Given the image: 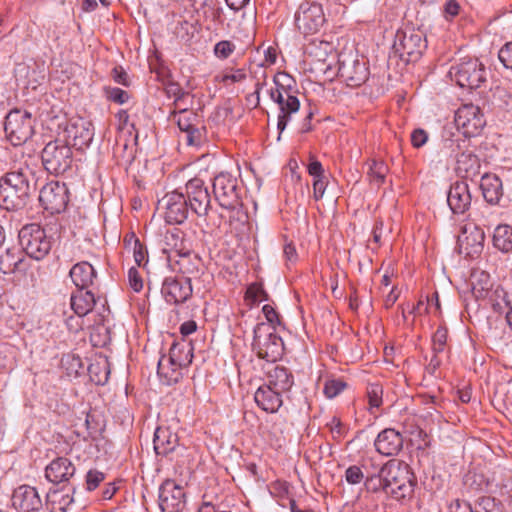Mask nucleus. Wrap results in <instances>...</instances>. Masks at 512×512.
<instances>
[{
    "mask_svg": "<svg viewBox=\"0 0 512 512\" xmlns=\"http://www.w3.org/2000/svg\"><path fill=\"white\" fill-rule=\"evenodd\" d=\"M386 496L397 501L410 498L414 492V476L407 464L390 460L383 465Z\"/></svg>",
    "mask_w": 512,
    "mask_h": 512,
    "instance_id": "obj_2",
    "label": "nucleus"
},
{
    "mask_svg": "<svg viewBox=\"0 0 512 512\" xmlns=\"http://www.w3.org/2000/svg\"><path fill=\"white\" fill-rule=\"evenodd\" d=\"M270 98L279 106L280 113L278 115L277 129L279 131V135H281L282 132L287 127L291 115L299 110L300 105H297L296 108L293 110H289V108L287 107V104L289 102L286 100V97L281 92H273V89L270 91ZM279 139L280 136H278V140Z\"/></svg>",
    "mask_w": 512,
    "mask_h": 512,
    "instance_id": "obj_36",
    "label": "nucleus"
},
{
    "mask_svg": "<svg viewBox=\"0 0 512 512\" xmlns=\"http://www.w3.org/2000/svg\"><path fill=\"white\" fill-rule=\"evenodd\" d=\"M447 337H448L447 328L442 327V326L438 327V329L435 331V333L432 337L433 351H434L435 355L444 351V348H445V345L447 342ZM436 358L437 357L434 356L431 360V363L436 361Z\"/></svg>",
    "mask_w": 512,
    "mask_h": 512,
    "instance_id": "obj_48",
    "label": "nucleus"
},
{
    "mask_svg": "<svg viewBox=\"0 0 512 512\" xmlns=\"http://www.w3.org/2000/svg\"><path fill=\"white\" fill-rule=\"evenodd\" d=\"M13 507L19 512H39L43 507L42 499L36 488L21 485L11 497Z\"/></svg>",
    "mask_w": 512,
    "mask_h": 512,
    "instance_id": "obj_21",
    "label": "nucleus"
},
{
    "mask_svg": "<svg viewBox=\"0 0 512 512\" xmlns=\"http://www.w3.org/2000/svg\"><path fill=\"white\" fill-rule=\"evenodd\" d=\"M34 122L30 112L18 108L11 110L4 123L6 138L13 146L26 143L34 134Z\"/></svg>",
    "mask_w": 512,
    "mask_h": 512,
    "instance_id": "obj_6",
    "label": "nucleus"
},
{
    "mask_svg": "<svg viewBox=\"0 0 512 512\" xmlns=\"http://www.w3.org/2000/svg\"><path fill=\"white\" fill-rule=\"evenodd\" d=\"M76 472L73 462L67 457H57L45 468V478L53 484L67 483Z\"/></svg>",
    "mask_w": 512,
    "mask_h": 512,
    "instance_id": "obj_24",
    "label": "nucleus"
},
{
    "mask_svg": "<svg viewBox=\"0 0 512 512\" xmlns=\"http://www.w3.org/2000/svg\"><path fill=\"white\" fill-rule=\"evenodd\" d=\"M186 199L192 212L198 216L207 215L211 198L203 180L193 178L187 182Z\"/></svg>",
    "mask_w": 512,
    "mask_h": 512,
    "instance_id": "obj_19",
    "label": "nucleus"
},
{
    "mask_svg": "<svg viewBox=\"0 0 512 512\" xmlns=\"http://www.w3.org/2000/svg\"><path fill=\"white\" fill-rule=\"evenodd\" d=\"M128 280H129V284H130V287L135 291V292H140L143 288V280H142V277L140 276L138 270L134 267H131L128 271Z\"/></svg>",
    "mask_w": 512,
    "mask_h": 512,
    "instance_id": "obj_59",
    "label": "nucleus"
},
{
    "mask_svg": "<svg viewBox=\"0 0 512 512\" xmlns=\"http://www.w3.org/2000/svg\"><path fill=\"white\" fill-rule=\"evenodd\" d=\"M181 370L174 362H167L164 356L158 362L157 373L168 385L175 384L182 378Z\"/></svg>",
    "mask_w": 512,
    "mask_h": 512,
    "instance_id": "obj_38",
    "label": "nucleus"
},
{
    "mask_svg": "<svg viewBox=\"0 0 512 512\" xmlns=\"http://www.w3.org/2000/svg\"><path fill=\"white\" fill-rule=\"evenodd\" d=\"M46 501L51 506V512H66L74 499L69 493L50 489L46 495Z\"/></svg>",
    "mask_w": 512,
    "mask_h": 512,
    "instance_id": "obj_37",
    "label": "nucleus"
},
{
    "mask_svg": "<svg viewBox=\"0 0 512 512\" xmlns=\"http://www.w3.org/2000/svg\"><path fill=\"white\" fill-rule=\"evenodd\" d=\"M158 205L163 208L164 219L169 224L183 223L189 214V204L186 196L177 191L167 193Z\"/></svg>",
    "mask_w": 512,
    "mask_h": 512,
    "instance_id": "obj_16",
    "label": "nucleus"
},
{
    "mask_svg": "<svg viewBox=\"0 0 512 512\" xmlns=\"http://www.w3.org/2000/svg\"><path fill=\"white\" fill-rule=\"evenodd\" d=\"M235 50V45L228 40H222L214 46V54L220 59H227Z\"/></svg>",
    "mask_w": 512,
    "mask_h": 512,
    "instance_id": "obj_56",
    "label": "nucleus"
},
{
    "mask_svg": "<svg viewBox=\"0 0 512 512\" xmlns=\"http://www.w3.org/2000/svg\"><path fill=\"white\" fill-rule=\"evenodd\" d=\"M485 234L479 227L470 230L465 228L462 236L458 238V246L461 253L466 256L474 257L482 252L484 246Z\"/></svg>",
    "mask_w": 512,
    "mask_h": 512,
    "instance_id": "obj_26",
    "label": "nucleus"
},
{
    "mask_svg": "<svg viewBox=\"0 0 512 512\" xmlns=\"http://www.w3.org/2000/svg\"><path fill=\"white\" fill-rule=\"evenodd\" d=\"M338 75L347 86L358 87L364 84L369 77L366 62L354 58L340 59Z\"/></svg>",
    "mask_w": 512,
    "mask_h": 512,
    "instance_id": "obj_20",
    "label": "nucleus"
},
{
    "mask_svg": "<svg viewBox=\"0 0 512 512\" xmlns=\"http://www.w3.org/2000/svg\"><path fill=\"white\" fill-rule=\"evenodd\" d=\"M41 160L44 168L51 174L59 175L70 169L73 162V154L69 144L56 139L45 145L41 152Z\"/></svg>",
    "mask_w": 512,
    "mask_h": 512,
    "instance_id": "obj_8",
    "label": "nucleus"
},
{
    "mask_svg": "<svg viewBox=\"0 0 512 512\" xmlns=\"http://www.w3.org/2000/svg\"><path fill=\"white\" fill-rule=\"evenodd\" d=\"M158 501L162 512H183L187 505L184 487L166 479L159 487Z\"/></svg>",
    "mask_w": 512,
    "mask_h": 512,
    "instance_id": "obj_14",
    "label": "nucleus"
},
{
    "mask_svg": "<svg viewBox=\"0 0 512 512\" xmlns=\"http://www.w3.org/2000/svg\"><path fill=\"white\" fill-rule=\"evenodd\" d=\"M62 366L69 376H78L84 372L85 365L79 355L66 354L61 359Z\"/></svg>",
    "mask_w": 512,
    "mask_h": 512,
    "instance_id": "obj_42",
    "label": "nucleus"
},
{
    "mask_svg": "<svg viewBox=\"0 0 512 512\" xmlns=\"http://www.w3.org/2000/svg\"><path fill=\"white\" fill-rule=\"evenodd\" d=\"M476 512H502L503 505L495 497H479L475 504Z\"/></svg>",
    "mask_w": 512,
    "mask_h": 512,
    "instance_id": "obj_45",
    "label": "nucleus"
},
{
    "mask_svg": "<svg viewBox=\"0 0 512 512\" xmlns=\"http://www.w3.org/2000/svg\"><path fill=\"white\" fill-rule=\"evenodd\" d=\"M493 245L502 252L512 251V227L509 225H499L493 234Z\"/></svg>",
    "mask_w": 512,
    "mask_h": 512,
    "instance_id": "obj_39",
    "label": "nucleus"
},
{
    "mask_svg": "<svg viewBox=\"0 0 512 512\" xmlns=\"http://www.w3.org/2000/svg\"><path fill=\"white\" fill-rule=\"evenodd\" d=\"M24 254L20 248L8 247L0 254V271L3 274H12L24 271Z\"/></svg>",
    "mask_w": 512,
    "mask_h": 512,
    "instance_id": "obj_33",
    "label": "nucleus"
},
{
    "mask_svg": "<svg viewBox=\"0 0 512 512\" xmlns=\"http://www.w3.org/2000/svg\"><path fill=\"white\" fill-rule=\"evenodd\" d=\"M273 92H281L286 97V100L289 102L287 104L289 110H293L297 105H300V101L297 97L299 91L296 85H284L283 87H276Z\"/></svg>",
    "mask_w": 512,
    "mask_h": 512,
    "instance_id": "obj_49",
    "label": "nucleus"
},
{
    "mask_svg": "<svg viewBox=\"0 0 512 512\" xmlns=\"http://www.w3.org/2000/svg\"><path fill=\"white\" fill-rule=\"evenodd\" d=\"M246 300L250 301L251 305L267 301L269 299L268 293L264 290L263 285L260 283H252L248 286L246 293Z\"/></svg>",
    "mask_w": 512,
    "mask_h": 512,
    "instance_id": "obj_47",
    "label": "nucleus"
},
{
    "mask_svg": "<svg viewBox=\"0 0 512 512\" xmlns=\"http://www.w3.org/2000/svg\"><path fill=\"white\" fill-rule=\"evenodd\" d=\"M113 80L125 87L130 85V78L122 66H115L111 72Z\"/></svg>",
    "mask_w": 512,
    "mask_h": 512,
    "instance_id": "obj_60",
    "label": "nucleus"
},
{
    "mask_svg": "<svg viewBox=\"0 0 512 512\" xmlns=\"http://www.w3.org/2000/svg\"><path fill=\"white\" fill-rule=\"evenodd\" d=\"M22 251L35 260H42L51 250V239L45 230L36 223L23 226L19 231Z\"/></svg>",
    "mask_w": 512,
    "mask_h": 512,
    "instance_id": "obj_7",
    "label": "nucleus"
},
{
    "mask_svg": "<svg viewBox=\"0 0 512 512\" xmlns=\"http://www.w3.org/2000/svg\"><path fill=\"white\" fill-rule=\"evenodd\" d=\"M383 388L378 383L369 384L367 387V397L371 407L378 408L382 404Z\"/></svg>",
    "mask_w": 512,
    "mask_h": 512,
    "instance_id": "obj_54",
    "label": "nucleus"
},
{
    "mask_svg": "<svg viewBox=\"0 0 512 512\" xmlns=\"http://www.w3.org/2000/svg\"><path fill=\"white\" fill-rule=\"evenodd\" d=\"M167 97L174 98L175 109L187 106L186 98L190 95L189 92L183 90V88L176 82L170 81L164 87Z\"/></svg>",
    "mask_w": 512,
    "mask_h": 512,
    "instance_id": "obj_41",
    "label": "nucleus"
},
{
    "mask_svg": "<svg viewBox=\"0 0 512 512\" xmlns=\"http://www.w3.org/2000/svg\"><path fill=\"white\" fill-rule=\"evenodd\" d=\"M169 119L175 122L179 130L185 134V142L189 146H199L206 137V127L202 117L187 106L174 109Z\"/></svg>",
    "mask_w": 512,
    "mask_h": 512,
    "instance_id": "obj_4",
    "label": "nucleus"
},
{
    "mask_svg": "<svg viewBox=\"0 0 512 512\" xmlns=\"http://www.w3.org/2000/svg\"><path fill=\"white\" fill-rule=\"evenodd\" d=\"M384 485L383 466L377 474L367 476L364 481L365 490L371 493L383 492L386 494V487Z\"/></svg>",
    "mask_w": 512,
    "mask_h": 512,
    "instance_id": "obj_46",
    "label": "nucleus"
},
{
    "mask_svg": "<svg viewBox=\"0 0 512 512\" xmlns=\"http://www.w3.org/2000/svg\"><path fill=\"white\" fill-rule=\"evenodd\" d=\"M253 350L259 358L275 362L284 352V343L271 324L258 323L254 328Z\"/></svg>",
    "mask_w": 512,
    "mask_h": 512,
    "instance_id": "obj_3",
    "label": "nucleus"
},
{
    "mask_svg": "<svg viewBox=\"0 0 512 512\" xmlns=\"http://www.w3.org/2000/svg\"><path fill=\"white\" fill-rule=\"evenodd\" d=\"M450 77L462 88L477 89L486 81V68L476 58L463 59L451 66Z\"/></svg>",
    "mask_w": 512,
    "mask_h": 512,
    "instance_id": "obj_9",
    "label": "nucleus"
},
{
    "mask_svg": "<svg viewBox=\"0 0 512 512\" xmlns=\"http://www.w3.org/2000/svg\"><path fill=\"white\" fill-rule=\"evenodd\" d=\"M154 450L157 455L168 457L170 460H176L182 456L186 448L179 443L177 433L170 427L159 426L154 433Z\"/></svg>",
    "mask_w": 512,
    "mask_h": 512,
    "instance_id": "obj_15",
    "label": "nucleus"
},
{
    "mask_svg": "<svg viewBox=\"0 0 512 512\" xmlns=\"http://www.w3.org/2000/svg\"><path fill=\"white\" fill-rule=\"evenodd\" d=\"M193 288L188 278L166 277L162 283L161 294L169 304L179 305L190 299Z\"/></svg>",
    "mask_w": 512,
    "mask_h": 512,
    "instance_id": "obj_18",
    "label": "nucleus"
},
{
    "mask_svg": "<svg viewBox=\"0 0 512 512\" xmlns=\"http://www.w3.org/2000/svg\"><path fill=\"white\" fill-rule=\"evenodd\" d=\"M282 392L263 384L254 394L257 406L267 413H276L283 404Z\"/></svg>",
    "mask_w": 512,
    "mask_h": 512,
    "instance_id": "obj_27",
    "label": "nucleus"
},
{
    "mask_svg": "<svg viewBox=\"0 0 512 512\" xmlns=\"http://www.w3.org/2000/svg\"><path fill=\"white\" fill-rule=\"evenodd\" d=\"M347 384L342 379H330L325 382L323 392L327 398H334L340 394Z\"/></svg>",
    "mask_w": 512,
    "mask_h": 512,
    "instance_id": "obj_52",
    "label": "nucleus"
},
{
    "mask_svg": "<svg viewBox=\"0 0 512 512\" xmlns=\"http://www.w3.org/2000/svg\"><path fill=\"white\" fill-rule=\"evenodd\" d=\"M480 188L486 202L491 205L500 203L503 197V184L495 174L486 173L481 178Z\"/></svg>",
    "mask_w": 512,
    "mask_h": 512,
    "instance_id": "obj_32",
    "label": "nucleus"
},
{
    "mask_svg": "<svg viewBox=\"0 0 512 512\" xmlns=\"http://www.w3.org/2000/svg\"><path fill=\"white\" fill-rule=\"evenodd\" d=\"M178 259L175 260V267L178 272L183 276L181 278H188L191 281L192 277H198L202 271L201 258L191 251H178Z\"/></svg>",
    "mask_w": 512,
    "mask_h": 512,
    "instance_id": "obj_29",
    "label": "nucleus"
},
{
    "mask_svg": "<svg viewBox=\"0 0 512 512\" xmlns=\"http://www.w3.org/2000/svg\"><path fill=\"white\" fill-rule=\"evenodd\" d=\"M39 202L51 214L65 211L69 203V190L66 184L58 181L47 183L40 190Z\"/></svg>",
    "mask_w": 512,
    "mask_h": 512,
    "instance_id": "obj_12",
    "label": "nucleus"
},
{
    "mask_svg": "<svg viewBox=\"0 0 512 512\" xmlns=\"http://www.w3.org/2000/svg\"><path fill=\"white\" fill-rule=\"evenodd\" d=\"M364 473L362 469L357 465L349 466L345 471V480L351 484L356 485L363 481Z\"/></svg>",
    "mask_w": 512,
    "mask_h": 512,
    "instance_id": "obj_57",
    "label": "nucleus"
},
{
    "mask_svg": "<svg viewBox=\"0 0 512 512\" xmlns=\"http://www.w3.org/2000/svg\"><path fill=\"white\" fill-rule=\"evenodd\" d=\"M193 359V346L190 342L173 343L167 362H174L180 369L188 367Z\"/></svg>",
    "mask_w": 512,
    "mask_h": 512,
    "instance_id": "obj_35",
    "label": "nucleus"
},
{
    "mask_svg": "<svg viewBox=\"0 0 512 512\" xmlns=\"http://www.w3.org/2000/svg\"><path fill=\"white\" fill-rule=\"evenodd\" d=\"M213 193L219 205L227 210L242 208L244 187L237 177L230 173L221 172L213 180Z\"/></svg>",
    "mask_w": 512,
    "mask_h": 512,
    "instance_id": "obj_5",
    "label": "nucleus"
},
{
    "mask_svg": "<svg viewBox=\"0 0 512 512\" xmlns=\"http://www.w3.org/2000/svg\"><path fill=\"white\" fill-rule=\"evenodd\" d=\"M481 163L472 151L456 154V173L462 178H471L480 174Z\"/></svg>",
    "mask_w": 512,
    "mask_h": 512,
    "instance_id": "obj_30",
    "label": "nucleus"
},
{
    "mask_svg": "<svg viewBox=\"0 0 512 512\" xmlns=\"http://www.w3.org/2000/svg\"><path fill=\"white\" fill-rule=\"evenodd\" d=\"M326 426L330 429L334 439H340L344 435V425L338 417L333 416Z\"/></svg>",
    "mask_w": 512,
    "mask_h": 512,
    "instance_id": "obj_61",
    "label": "nucleus"
},
{
    "mask_svg": "<svg viewBox=\"0 0 512 512\" xmlns=\"http://www.w3.org/2000/svg\"><path fill=\"white\" fill-rule=\"evenodd\" d=\"M472 196L465 181H456L451 184L447 192V203L455 215H462L469 210Z\"/></svg>",
    "mask_w": 512,
    "mask_h": 512,
    "instance_id": "obj_22",
    "label": "nucleus"
},
{
    "mask_svg": "<svg viewBox=\"0 0 512 512\" xmlns=\"http://www.w3.org/2000/svg\"><path fill=\"white\" fill-rule=\"evenodd\" d=\"M265 384L285 393L294 385V376L288 368L276 365L267 372V382Z\"/></svg>",
    "mask_w": 512,
    "mask_h": 512,
    "instance_id": "obj_31",
    "label": "nucleus"
},
{
    "mask_svg": "<svg viewBox=\"0 0 512 512\" xmlns=\"http://www.w3.org/2000/svg\"><path fill=\"white\" fill-rule=\"evenodd\" d=\"M194 32V25L186 20L179 21L174 30L176 37L184 42L190 41L194 36Z\"/></svg>",
    "mask_w": 512,
    "mask_h": 512,
    "instance_id": "obj_51",
    "label": "nucleus"
},
{
    "mask_svg": "<svg viewBox=\"0 0 512 512\" xmlns=\"http://www.w3.org/2000/svg\"><path fill=\"white\" fill-rule=\"evenodd\" d=\"M110 310L105 304L98 309L93 325H91L90 341L94 347H105L111 342V331L108 325Z\"/></svg>",
    "mask_w": 512,
    "mask_h": 512,
    "instance_id": "obj_23",
    "label": "nucleus"
},
{
    "mask_svg": "<svg viewBox=\"0 0 512 512\" xmlns=\"http://www.w3.org/2000/svg\"><path fill=\"white\" fill-rule=\"evenodd\" d=\"M262 312L268 321L266 324H271L273 326H275V324H278V325L281 324L280 317H279L278 313L271 305H269V304L264 305L262 308Z\"/></svg>",
    "mask_w": 512,
    "mask_h": 512,
    "instance_id": "obj_63",
    "label": "nucleus"
},
{
    "mask_svg": "<svg viewBox=\"0 0 512 512\" xmlns=\"http://www.w3.org/2000/svg\"><path fill=\"white\" fill-rule=\"evenodd\" d=\"M90 379L97 385H104L108 381L109 370L107 362L103 363L101 366L100 363H92L87 367Z\"/></svg>",
    "mask_w": 512,
    "mask_h": 512,
    "instance_id": "obj_43",
    "label": "nucleus"
},
{
    "mask_svg": "<svg viewBox=\"0 0 512 512\" xmlns=\"http://www.w3.org/2000/svg\"><path fill=\"white\" fill-rule=\"evenodd\" d=\"M105 93L109 100L117 104H124L130 98L127 91L117 87H107L105 88Z\"/></svg>",
    "mask_w": 512,
    "mask_h": 512,
    "instance_id": "obj_55",
    "label": "nucleus"
},
{
    "mask_svg": "<svg viewBox=\"0 0 512 512\" xmlns=\"http://www.w3.org/2000/svg\"><path fill=\"white\" fill-rule=\"evenodd\" d=\"M498 58L505 68L512 69V41L502 46Z\"/></svg>",
    "mask_w": 512,
    "mask_h": 512,
    "instance_id": "obj_58",
    "label": "nucleus"
},
{
    "mask_svg": "<svg viewBox=\"0 0 512 512\" xmlns=\"http://www.w3.org/2000/svg\"><path fill=\"white\" fill-rule=\"evenodd\" d=\"M376 451L384 456L397 455L403 448L402 435L392 428L381 431L375 439Z\"/></svg>",
    "mask_w": 512,
    "mask_h": 512,
    "instance_id": "obj_25",
    "label": "nucleus"
},
{
    "mask_svg": "<svg viewBox=\"0 0 512 512\" xmlns=\"http://www.w3.org/2000/svg\"><path fill=\"white\" fill-rule=\"evenodd\" d=\"M426 39L420 31H398L395 36L393 50L406 64L417 62L426 49Z\"/></svg>",
    "mask_w": 512,
    "mask_h": 512,
    "instance_id": "obj_10",
    "label": "nucleus"
},
{
    "mask_svg": "<svg viewBox=\"0 0 512 512\" xmlns=\"http://www.w3.org/2000/svg\"><path fill=\"white\" fill-rule=\"evenodd\" d=\"M469 138H461L457 136L456 138H444L442 144V151L450 156H453L456 159V154H460L462 152H467L469 149Z\"/></svg>",
    "mask_w": 512,
    "mask_h": 512,
    "instance_id": "obj_40",
    "label": "nucleus"
},
{
    "mask_svg": "<svg viewBox=\"0 0 512 512\" xmlns=\"http://www.w3.org/2000/svg\"><path fill=\"white\" fill-rule=\"evenodd\" d=\"M455 125L465 138L480 134L486 121L480 108L474 104H464L455 112Z\"/></svg>",
    "mask_w": 512,
    "mask_h": 512,
    "instance_id": "obj_11",
    "label": "nucleus"
},
{
    "mask_svg": "<svg viewBox=\"0 0 512 512\" xmlns=\"http://www.w3.org/2000/svg\"><path fill=\"white\" fill-rule=\"evenodd\" d=\"M428 139V134L423 129H415L411 134V142L415 148L422 147Z\"/></svg>",
    "mask_w": 512,
    "mask_h": 512,
    "instance_id": "obj_64",
    "label": "nucleus"
},
{
    "mask_svg": "<svg viewBox=\"0 0 512 512\" xmlns=\"http://www.w3.org/2000/svg\"><path fill=\"white\" fill-rule=\"evenodd\" d=\"M132 250L136 264L138 266H145V264L148 262L146 247L142 243H140L137 246L133 247Z\"/></svg>",
    "mask_w": 512,
    "mask_h": 512,
    "instance_id": "obj_62",
    "label": "nucleus"
},
{
    "mask_svg": "<svg viewBox=\"0 0 512 512\" xmlns=\"http://www.w3.org/2000/svg\"><path fill=\"white\" fill-rule=\"evenodd\" d=\"M66 141L71 143L78 150L87 148L94 137L93 124L81 117L70 119L65 130Z\"/></svg>",
    "mask_w": 512,
    "mask_h": 512,
    "instance_id": "obj_17",
    "label": "nucleus"
},
{
    "mask_svg": "<svg viewBox=\"0 0 512 512\" xmlns=\"http://www.w3.org/2000/svg\"><path fill=\"white\" fill-rule=\"evenodd\" d=\"M106 475L96 469H91L85 477V485L87 491H94L105 480Z\"/></svg>",
    "mask_w": 512,
    "mask_h": 512,
    "instance_id": "obj_53",
    "label": "nucleus"
},
{
    "mask_svg": "<svg viewBox=\"0 0 512 512\" xmlns=\"http://www.w3.org/2000/svg\"><path fill=\"white\" fill-rule=\"evenodd\" d=\"M98 300L99 298H96L88 288L77 287L76 291L71 294L70 306L75 315L84 317L92 312Z\"/></svg>",
    "mask_w": 512,
    "mask_h": 512,
    "instance_id": "obj_28",
    "label": "nucleus"
},
{
    "mask_svg": "<svg viewBox=\"0 0 512 512\" xmlns=\"http://www.w3.org/2000/svg\"><path fill=\"white\" fill-rule=\"evenodd\" d=\"M464 484L470 493L485 491L489 485L488 481L484 478L483 475L476 473H468L465 476Z\"/></svg>",
    "mask_w": 512,
    "mask_h": 512,
    "instance_id": "obj_44",
    "label": "nucleus"
},
{
    "mask_svg": "<svg viewBox=\"0 0 512 512\" xmlns=\"http://www.w3.org/2000/svg\"><path fill=\"white\" fill-rule=\"evenodd\" d=\"M69 275L76 287L88 288L96 278V271L89 262L82 261L71 268Z\"/></svg>",
    "mask_w": 512,
    "mask_h": 512,
    "instance_id": "obj_34",
    "label": "nucleus"
},
{
    "mask_svg": "<svg viewBox=\"0 0 512 512\" xmlns=\"http://www.w3.org/2000/svg\"><path fill=\"white\" fill-rule=\"evenodd\" d=\"M37 157L22 155L0 178V207L7 211L25 208L36 190Z\"/></svg>",
    "mask_w": 512,
    "mask_h": 512,
    "instance_id": "obj_1",
    "label": "nucleus"
},
{
    "mask_svg": "<svg viewBox=\"0 0 512 512\" xmlns=\"http://www.w3.org/2000/svg\"><path fill=\"white\" fill-rule=\"evenodd\" d=\"M387 171L388 167L384 162L373 160L370 165L368 175L371 181L380 185L384 182Z\"/></svg>",
    "mask_w": 512,
    "mask_h": 512,
    "instance_id": "obj_50",
    "label": "nucleus"
},
{
    "mask_svg": "<svg viewBox=\"0 0 512 512\" xmlns=\"http://www.w3.org/2000/svg\"><path fill=\"white\" fill-rule=\"evenodd\" d=\"M325 21L322 5L316 2L301 4L295 14V24L305 35L318 32Z\"/></svg>",
    "mask_w": 512,
    "mask_h": 512,
    "instance_id": "obj_13",
    "label": "nucleus"
}]
</instances>
